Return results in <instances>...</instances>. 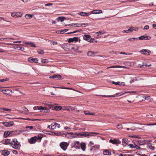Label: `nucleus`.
<instances>
[{"label": "nucleus", "mask_w": 156, "mask_h": 156, "mask_svg": "<svg viewBox=\"0 0 156 156\" xmlns=\"http://www.w3.org/2000/svg\"><path fill=\"white\" fill-rule=\"evenodd\" d=\"M11 146L14 149H19L20 147V144L18 141L17 140L14 138L12 140V142Z\"/></svg>", "instance_id": "nucleus-1"}, {"label": "nucleus", "mask_w": 156, "mask_h": 156, "mask_svg": "<svg viewBox=\"0 0 156 156\" xmlns=\"http://www.w3.org/2000/svg\"><path fill=\"white\" fill-rule=\"evenodd\" d=\"M76 134L77 136H83L85 137H89V136H91L93 134H96L97 133H95L94 132H84L82 133H76Z\"/></svg>", "instance_id": "nucleus-2"}, {"label": "nucleus", "mask_w": 156, "mask_h": 156, "mask_svg": "<svg viewBox=\"0 0 156 156\" xmlns=\"http://www.w3.org/2000/svg\"><path fill=\"white\" fill-rule=\"evenodd\" d=\"M69 145V144L66 142H61L59 144L61 148L64 151H65L67 149V147Z\"/></svg>", "instance_id": "nucleus-3"}, {"label": "nucleus", "mask_w": 156, "mask_h": 156, "mask_svg": "<svg viewBox=\"0 0 156 156\" xmlns=\"http://www.w3.org/2000/svg\"><path fill=\"white\" fill-rule=\"evenodd\" d=\"M11 16L17 18L18 17H21L23 15L22 14L19 12L12 13Z\"/></svg>", "instance_id": "nucleus-4"}, {"label": "nucleus", "mask_w": 156, "mask_h": 156, "mask_svg": "<svg viewBox=\"0 0 156 156\" xmlns=\"http://www.w3.org/2000/svg\"><path fill=\"white\" fill-rule=\"evenodd\" d=\"M140 52L142 54L147 55H150L151 53V51L148 49H143L140 51Z\"/></svg>", "instance_id": "nucleus-5"}, {"label": "nucleus", "mask_w": 156, "mask_h": 156, "mask_svg": "<svg viewBox=\"0 0 156 156\" xmlns=\"http://www.w3.org/2000/svg\"><path fill=\"white\" fill-rule=\"evenodd\" d=\"M3 124L5 126L7 127H10L14 125L13 122H2Z\"/></svg>", "instance_id": "nucleus-6"}, {"label": "nucleus", "mask_w": 156, "mask_h": 156, "mask_svg": "<svg viewBox=\"0 0 156 156\" xmlns=\"http://www.w3.org/2000/svg\"><path fill=\"white\" fill-rule=\"evenodd\" d=\"M49 108L51 109H54L55 110H60L62 109V107L60 106L53 107L51 105V104H49L48 105Z\"/></svg>", "instance_id": "nucleus-7"}, {"label": "nucleus", "mask_w": 156, "mask_h": 156, "mask_svg": "<svg viewBox=\"0 0 156 156\" xmlns=\"http://www.w3.org/2000/svg\"><path fill=\"white\" fill-rule=\"evenodd\" d=\"M37 141L36 137H32L30 139L28 140V142L30 144H34Z\"/></svg>", "instance_id": "nucleus-8"}, {"label": "nucleus", "mask_w": 156, "mask_h": 156, "mask_svg": "<svg viewBox=\"0 0 156 156\" xmlns=\"http://www.w3.org/2000/svg\"><path fill=\"white\" fill-rule=\"evenodd\" d=\"M102 12V10L99 9H96L93 10L92 12H89V13H90V14H95L101 13Z\"/></svg>", "instance_id": "nucleus-9"}, {"label": "nucleus", "mask_w": 156, "mask_h": 156, "mask_svg": "<svg viewBox=\"0 0 156 156\" xmlns=\"http://www.w3.org/2000/svg\"><path fill=\"white\" fill-rule=\"evenodd\" d=\"M3 144H5L9 145L11 146L12 142V140H11L10 139H7L3 141Z\"/></svg>", "instance_id": "nucleus-10"}, {"label": "nucleus", "mask_w": 156, "mask_h": 156, "mask_svg": "<svg viewBox=\"0 0 156 156\" xmlns=\"http://www.w3.org/2000/svg\"><path fill=\"white\" fill-rule=\"evenodd\" d=\"M81 144L79 142L75 141L74 142L73 147L74 148L76 149L80 148Z\"/></svg>", "instance_id": "nucleus-11"}, {"label": "nucleus", "mask_w": 156, "mask_h": 156, "mask_svg": "<svg viewBox=\"0 0 156 156\" xmlns=\"http://www.w3.org/2000/svg\"><path fill=\"white\" fill-rule=\"evenodd\" d=\"M112 83L116 85H123V86L125 85V83L123 82H114L112 81Z\"/></svg>", "instance_id": "nucleus-12"}, {"label": "nucleus", "mask_w": 156, "mask_h": 156, "mask_svg": "<svg viewBox=\"0 0 156 156\" xmlns=\"http://www.w3.org/2000/svg\"><path fill=\"white\" fill-rule=\"evenodd\" d=\"M1 154L5 156H7L10 154V151L7 150H3L1 151Z\"/></svg>", "instance_id": "nucleus-13"}, {"label": "nucleus", "mask_w": 156, "mask_h": 156, "mask_svg": "<svg viewBox=\"0 0 156 156\" xmlns=\"http://www.w3.org/2000/svg\"><path fill=\"white\" fill-rule=\"evenodd\" d=\"M78 38L77 37H74L73 38H70L69 39L68 41L69 43L72 42L73 41H75L76 42L78 41Z\"/></svg>", "instance_id": "nucleus-14"}, {"label": "nucleus", "mask_w": 156, "mask_h": 156, "mask_svg": "<svg viewBox=\"0 0 156 156\" xmlns=\"http://www.w3.org/2000/svg\"><path fill=\"white\" fill-rule=\"evenodd\" d=\"M49 104H51L50 103H48L47 104V106H48V107H43V109H41V111H44V112H49L50 111L48 108H49L48 107V105Z\"/></svg>", "instance_id": "nucleus-15"}, {"label": "nucleus", "mask_w": 156, "mask_h": 156, "mask_svg": "<svg viewBox=\"0 0 156 156\" xmlns=\"http://www.w3.org/2000/svg\"><path fill=\"white\" fill-rule=\"evenodd\" d=\"M88 146L89 147H91V148L90 149L92 150L93 148H95L96 147V148H97V147H98V146H97L96 145H94V143L92 141H90L89 143Z\"/></svg>", "instance_id": "nucleus-16"}, {"label": "nucleus", "mask_w": 156, "mask_h": 156, "mask_svg": "<svg viewBox=\"0 0 156 156\" xmlns=\"http://www.w3.org/2000/svg\"><path fill=\"white\" fill-rule=\"evenodd\" d=\"M128 140L126 138H123L122 140V144L123 145L125 146L128 143Z\"/></svg>", "instance_id": "nucleus-17"}, {"label": "nucleus", "mask_w": 156, "mask_h": 156, "mask_svg": "<svg viewBox=\"0 0 156 156\" xmlns=\"http://www.w3.org/2000/svg\"><path fill=\"white\" fill-rule=\"evenodd\" d=\"M103 154L105 155H111V152L110 150H105L103 151Z\"/></svg>", "instance_id": "nucleus-18"}, {"label": "nucleus", "mask_w": 156, "mask_h": 156, "mask_svg": "<svg viewBox=\"0 0 156 156\" xmlns=\"http://www.w3.org/2000/svg\"><path fill=\"white\" fill-rule=\"evenodd\" d=\"M91 37V36L89 35L85 34L84 36L83 37V39L86 41H89V39Z\"/></svg>", "instance_id": "nucleus-19"}, {"label": "nucleus", "mask_w": 156, "mask_h": 156, "mask_svg": "<svg viewBox=\"0 0 156 156\" xmlns=\"http://www.w3.org/2000/svg\"><path fill=\"white\" fill-rule=\"evenodd\" d=\"M129 33L132 32L133 30L137 31L138 30V28L137 27H131L128 29Z\"/></svg>", "instance_id": "nucleus-20"}, {"label": "nucleus", "mask_w": 156, "mask_h": 156, "mask_svg": "<svg viewBox=\"0 0 156 156\" xmlns=\"http://www.w3.org/2000/svg\"><path fill=\"white\" fill-rule=\"evenodd\" d=\"M79 14L81 16H88L90 14V13H89H89H86L84 12H80L79 13Z\"/></svg>", "instance_id": "nucleus-21"}, {"label": "nucleus", "mask_w": 156, "mask_h": 156, "mask_svg": "<svg viewBox=\"0 0 156 156\" xmlns=\"http://www.w3.org/2000/svg\"><path fill=\"white\" fill-rule=\"evenodd\" d=\"M34 110H41V109H43V107L42 106H35L33 108Z\"/></svg>", "instance_id": "nucleus-22"}, {"label": "nucleus", "mask_w": 156, "mask_h": 156, "mask_svg": "<svg viewBox=\"0 0 156 156\" xmlns=\"http://www.w3.org/2000/svg\"><path fill=\"white\" fill-rule=\"evenodd\" d=\"M147 100L151 102L153 101V99L151 98L150 96H148L147 97H145L144 98V99H143L142 101Z\"/></svg>", "instance_id": "nucleus-23"}, {"label": "nucleus", "mask_w": 156, "mask_h": 156, "mask_svg": "<svg viewBox=\"0 0 156 156\" xmlns=\"http://www.w3.org/2000/svg\"><path fill=\"white\" fill-rule=\"evenodd\" d=\"M80 146L82 150L83 151H85L86 149L85 144L84 143L81 144Z\"/></svg>", "instance_id": "nucleus-24"}, {"label": "nucleus", "mask_w": 156, "mask_h": 156, "mask_svg": "<svg viewBox=\"0 0 156 156\" xmlns=\"http://www.w3.org/2000/svg\"><path fill=\"white\" fill-rule=\"evenodd\" d=\"M146 140H138L137 142L140 145H141L144 144L146 143Z\"/></svg>", "instance_id": "nucleus-25"}, {"label": "nucleus", "mask_w": 156, "mask_h": 156, "mask_svg": "<svg viewBox=\"0 0 156 156\" xmlns=\"http://www.w3.org/2000/svg\"><path fill=\"white\" fill-rule=\"evenodd\" d=\"M66 19L65 17L62 16H59L57 18V21L59 22V21H63Z\"/></svg>", "instance_id": "nucleus-26"}, {"label": "nucleus", "mask_w": 156, "mask_h": 156, "mask_svg": "<svg viewBox=\"0 0 156 156\" xmlns=\"http://www.w3.org/2000/svg\"><path fill=\"white\" fill-rule=\"evenodd\" d=\"M84 113L86 115H94V114L92 113H90L88 111H86L84 112Z\"/></svg>", "instance_id": "nucleus-27"}, {"label": "nucleus", "mask_w": 156, "mask_h": 156, "mask_svg": "<svg viewBox=\"0 0 156 156\" xmlns=\"http://www.w3.org/2000/svg\"><path fill=\"white\" fill-rule=\"evenodd\" d=\"M95 53H96L95 52H94L93 51H89L87 53V55L88 56H92L93 55H94V54Z\"/></svg>", "instance_id": "nucleus-28"}, {"label": "nucleus", "mask_w": 156, "mask_h": 156, "mask_svg": "<svg viewBox=\"0 0 156 156\" xmlns=\"http://www.w3.org/2000/svg\"><path fill=\"white\" fill-rule=\"evenodd\" d=\"M58 136H66L67 135L62 132H58Z\"/></svg>", "instance_id": "nucleus-29"}, {"label": "nucleus", "mask_w": 156, "mask_h": 156, "mask_svg": "<svg viewBox=\"0 0 156 156\" xmlns=\"http://www.w3.org/2000/svg\"><path fill=\"white\" fill-rule=\"evenodd\" d=\"M109 142L113 144H117L116 139H114V140L111 139L109 140Z\"/></svg>", "instance_id": "nucleus-30"}, {"label": "nucleus", "mask_w": 156, "mask_h": 156, "mask_svg": "<svg viewBox=\"0 0 156 156\" xmlns=\"http://www.w3.org/2000/svg\"><path fill=\"white\" fill-rule=\"evenodd\" d=\"M10 132L9 131H5L4 132V135L6 137L8 136L10 134Z\"/></svg>", "instance_id": "nucleus-31"}, {"label": "nucleus", "mask_w": 156, "mask_h": 156, "mask_svg": "<svg viewBox=\"0 0 156 156\" xmlns=\"http://www.w3.org/2000/svg\"><path fill=\"white\" fill-rule=\"evenodd\" d=\"M136 145L135 144H128V146L130 148L133 149L135 148Z\"/></svg>", "instance_id": "nucleus-32"}, {"label": "nucleus", "mask_w": 156, "mask_h": 156, "mask_svg": "<svg viewBox=\"0 0 156 156\" xmlns=\"http://www.w3.org/2000/svg\"><path fill=\"white\" fill-rule=\"evenodd\" d=\"M105 33V32L104 31H100L96 33L97 34L98 36H99L101 34H104Z\"/></svg>", "instance_id": "nucleus-33"}, {"label": "nucleus", "mask_w": 156, "mask_h": 156, "mask_svg": "<svg viewBox=\"0 0 156 156\" xmlns=\"http://www.w3.org/2000/svg\"><path fill=\"white\" fill-rule=\"evenodd\" d=\"M78 25H80V26L82 27H85L87 26L88 25V23H84L82 24H78Z\"/></svg>", "instance_id": "nucleus-34"}, {"label": "nucleus", "mask_w": 156, "mask_h": 156, "mask_svg": "<svg viewBox=\"0 0 156 156\" xmlns=\"http://www.w3.org/2000/svg\"><path fill=\"white\" fill-rule=\"evenodd\" d=\"M37 53L43 55L44 54V52L43 50H38L37 51Z\"/></svg>", "instance_id": "nucleus-35"}, {"label": "nucleus", "mask_w": 156, "mask_h": 156, "mask_svg": "<svg viewBox=\"0 0 156 156\" xmlns=\"http://www.w3.org/2000/svg\"><path fill=\"white\" fill-rule=\"evenodd\" d=\"M28 61L32 63L34 62V58L32 57L28 58Z\"/></svg>", "instance_id": "nucleus-36"}, {"label": "nucleus", "mask_w": 156, "mask_h": 156, "mask_svg": "<svg viewBox=\"0 0 156 156\" xmlns=\"http://www.w3.org/2000/svg\"><path fill=\"white\" fill-rule=\"evenodd\" d=\"M51 127H52V129H54L56 128L55 122H54L53 123L51 124Z\"/></svg>", "instance_id": "nucleus-37"}, {"label": "nucleus", "mask_w": 156, "mask_h": 156, "mask_svg": "<svg viewBox=\"0 0 156 156\" xmlns=\"http://www.w3.org/2000/svg\"><path fill=\"white\" fill-rule=\"evenodd\" d=\"M23 131L21 130H16L15 131V133L16 134H20Z\"/></svg>", "instance_id": "nucleus-38"}, {"label": "nucleus", "mask_w": 156, "mask_h": 156, "mask_svg": "<svg viewBox=\"0 0 156 156\" xmlns=\"http://www.w3.org/2000/svg\"><path fill=\"white\" fill-rule=\"evenodd\" d=\"M25 17L27 19L30 18L32 17V16L30 14H26L25 16Z\"/></svg>", "instance_id": "nucleus-39"}, {"label": "nucleus", "mask_w": 156, "mask_h": 156, "mask_svg": "<svg viewBox=\"0 0 156 156\" xmlns=\"http://www.w3.org/2000/svg\"><path fill=\"white\" fill-rule=\"evenodd\" d=\"M68 30V29H65L63 30H62L60 31V33L61 34H63L67 31Z\"/></svg>", "instance_id": "nucleus-40"}, {"label": "nucleus", "mask_w": 156, "mask_h": 156, "mask_svg": "<svg viewBox=\"0 0 156 156\" xmlns=\"http://www.w3.org/2000/svg\"><path fill=\"white\" fill-rule=\"evenodd\" d=\"M48 61L47 59H43L41 60L42 63H48Z\"/></svg>", "instance_id": "nucleus-41"}, {"label": "nucleus", "mask_w": 156, "mask_h": 156, "mask_svg": "<svg viewBox=\"0 0 156 156\" xmlns=\"http://www.w3.org/2000/svg\"><path fill=\"white\" fill-rule=\"evenodd\" d=\"M148 146L150 149L152 150H154V147L151 144H148Z\"/></svg>", "instance_id": "nucleus-42"}, {"label": "nucleus", "mask_w": 156, "mask_h": 156, "mask_svg": "<svg viewBox=\"0 0 156 156\" xmlns=\"http://www.w3.org/2000/svg\"><path fill=\"white\" fill-rule=\"evenodd\" d=\"M54 88H62V89H70V90H72V88H69V87H54Z\"/></svg>", "instance_id": "nucleus-43"}, {"label": "nucleus", "mask_w": 156, "mask_h": 156, "mask_svg": "<svg viewBox=\"0 0 156 156\" xmlns=\"http://www.w3.org/2000/svg\"><path fill=\"white\" fill-rule=\"evenodd\" d=\"M30 44L31 45V46L32 47H36L35 44L34 43H33L31 42H30Z\"/></svg>", "instance_id": "nucleus-44"}, {"label": "nucleus", "mask_w": 156, "mask_h": 156, "mask_svg": "<svg viewBox=\"0 0 156 156\" xmlns=\"http://www.w3.org/2000/svg\"><path fill=\"white\" fill-rule=\"evenodd\" d=\"M116 127L119 129H121L122 128V125H117Z\"/></svg>", "instance_id": "nucleus-45"}, {"label": "nucleus", "mask_w": 156, "mask_h": 156, "mask_svg": "<svg viewBox=\"0 0 156 156\" xmlns=\"http://www.w3.org/2000/svg\"><path fill=\"white\" fill-rule=\"evenodd\" d=\"M137 39V38H136L133 37V38H131L128 39V40L129 41H130L132 42H133L134 41V40L135 39Z\"/></svg>", "instance_id": "nucleus-46"}, {"label": "nucleus", "mask_w": 156, "mask_h": 156, "mask_svg": "<svg viewBox=\"0 0 156 156\" xmlns=\"http://www.w3.org/2000/svg\"><path fill=\"white\" fill-rule=\"evenodd\" d=\"M1 109H2L4 111H11V109H9V108H1Z\"/></svg>", "instance_id": "nucleus-47"}, {"label": "nucleus", "mask_w": 156, "mask_h": 156, "mask_svg": "<svg viewBox=\"0 0 156 156\" xmlns=\"http://www.w3.org/2000/svg\"><path fill=\"white\" fill-rule=\"evenodd\" d=\"M104 97H115V95H104L103 96Z\"/></svg>", "instance_id": "nucleus-48"}, {"label": "nucleus", "mask_w": 156, "mask_h": 156, "mask_svg": "<svg viewBox=\"0 0 156 156\" xmlns=\"http://www.w3.org/2000/svg\"><path fill=\"white\" fill-rule=\"evenodd\" d=\"M151 38V37L149 36H144L145 40H149Z\"/></svg>", "instance_id": "nucleus-49"}, {"label": "nucleus", "mask_w": 156, "mask_h": 156, "mask_svg": "<svg viewBox=\"0 0 156 156\" xmlns=\"http://www.w3.org/2000/svg\"><path fill=\"white\" fill-rule=\"evenodd\" d=\"M156 124L155 123H149V124H145L144 125H146L147 126H154Z\"/></svg>", "instance_id": "nucleus-50"}, {"label": "nucleus", "mask_w": 156, "mask_h": 156, "mask_svg": "<svg viewBox=\"0 0 156 156\" xmlns=\"http://www.w3.org/2000/svg\"><path fill=\"white\" fill-rule=\"evenodd\" d=\"M51 42L53 45H55L58 44V43L55 41H51Z\"/></svg>", "instance_id": "nucleus-51"}, {"label": "nucleus", "mask_w": 156, "mask_h": 156, "mask_svg": "<svg viewBox=\"0 0 156 156\" xmlns=\"http://www.w3.org/2000/svg\"><path fill=\"white\" fill-rule=\"evenodd\" d=\"M18 48L19 49H18V50H20L21 51H23L24 50V48L23 47H18Z\"/></svg>", "instance_id": "nucleus-52"}, {"label": "nucleus", "mask_w": 156, "mask_h": 156, "mask_svg": "<svg viewBox=\"0 0 156 156\" xmlns=\"http://www.w3.org/2000/svg\"><path fill=\"white\" fill-rule=\"evenodd\" d=\"M56 78L59 80L63 79L62 78L61 76H60V75H57V76Z\"/></svg>", "instance_id": "nucleus-53"}, {"label": "nucleus", "mask_w": 156, "mask_h": 156, "mask_svg": "<svg viewBox=\"0 0 156 156\" xmlns=\"http://www.w3.org/2000/svg\"><path fill=\"white\" fill-rule=\"evenodd\" d=\"M33 127L32 126H27L26 127V128H27V129L29 128L30 130H32V129H33Z\"/></svg>", "instance_id": "nucleus-54"}, {"label": "nucleus", "mask_w": 156, "mask_h": 156, "mask_svg": "<svg viewBox=\"0 0 156 156\" xmlns=\"http://www.w3.org/2000/svg\"><path fill=\"white\" fill-rule=\"evenodd\" d=\"M42 14L44 16H45L47 17V16H49V15L50 14L49 13H42Z\"/></svg>", "instance_id": "nucleus-55"}, {"label": "nucleus", "mask_w": 156, "mask_h": 156, "mask_svg": "<svg viewBox=\"0 0 156 156\" xmlns=\"http://www.w3.org/2000/svg\"><path fill=\"white\" fill-rule=\"evenodd\" d=\"M139 39L140 40H142L143 39H144V36H142L140 37H139Z\"/></svg>", "instance_id": "nucleus-56"}, {"label": "nucleus", "mask_w": 156, "mask_h": 156, "mask_svg": "<svg viewBox=\"0 0 156 156\" xmlns=\"http://www.w3.org/2000/svg\"><path fill=\"white\" fill-rule=\"evenodd\" d=\"M122 33H129V29L124 30L122 32Z\"/></svg>", "instance_id": "nucleus-57"}, {"label": "nucleus", "mask_w": 156, "mask_h": 156, "mask_svg": "<svg viewBox=\"0 0 156 156\" xmlns=\"http://www.w3.org/2000/svg\"><path fill=\"white\" fill-rule=\"evenodd\" d=\"M57 76V75H55L52 76H51L49 77L50 78L53 79V78H56Z\"/></svg>", "instance_id": "nucleus-58"}, {"label": "nucleus", "mask_w": 156, "mask_h": 156, "mask_svg": "<svg viewBox=\"0 0 156 156\" xmlns=\"http://www.w3.org/2000/svg\"><path fill=\"white\" fill-rule=\"evenodd\" d=\"M38 59L37 58H34V62L35 63H37L38 62Z\"/></svg>", "instance_id": "nucleus-59"}, {"label": "nucleus", "mask_w": 156, "mask_h": 156, "mask_svg": "<svg viewBox=\"0 0 156 156\" xmlns=\"http://www.w3.org/2000/svg\"><path fill=\"white\" fill-rule=\"evenodd\" d=\"M117 141V145H118V144H120L121 143V142L120 140H116Z\"/></svg>", "instance_id": "nucleus-60"}, {"label": "nucleus", "mask_w": 156, "mask_h": 156, "mask_svg": "<svg viewBox=\"0 0 156 156\" xmlns=\"http://www.w3.org/2000/svg\"><path fill=\"white\" fill-rule=\"evenodd\" d=\"M149 28V26L148 25L145 26L144 27V29L147 30Z\"/></svg>", "instance_id": "nucleus-61"}, {"label": "nucleus", "mask_w": 156, "mask_h": 156, "mask_svg": "<svg viewBox=\"0 0 156 156\" xmlns=\"http://www.w3.org/2000/svg\"><path fill=\"white\" fill-rule=\"evenodd\" d=\"M94 40V38H90L89 40V41H88L92 42H93Z\"/></svg>", "instance_id": "nucleus-62"}, {"label": "nucleus", "mask_w": 156, "mask_h": 156, "mask_svg": "<svg viewBox=\"0 0 156 156\" xmlns=\"http://www.w3.org/2000/svg\"><path fill=\"white\" fill-rule=\"evenodd\" d=\"M55 125L56 127H57L58 128H60V126L59 124L55 122Z\"/></svg>", "instance_id": "nucleus-63"}, {"label": "nucleus", "mask_w": 156, "mask_h": 156, "mask_svg": "<svg viewBox=\"0 0 156 156\" xmlns=\"http://www.w3.org/2000/svg\"><path fill=\"white\" fill-rule=\"evenodd\" d=\"M12 152L15 154H17L18 153V152L14 150L12 151Z\"/></svg>", "instance_id": "nucleus-64"}]
</instances>
